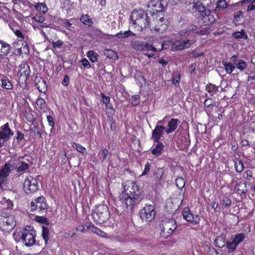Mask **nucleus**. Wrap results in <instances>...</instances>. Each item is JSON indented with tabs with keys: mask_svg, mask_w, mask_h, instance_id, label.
Returning a JSON list of instances; mask_svg holds the SVG:
<instances>
[{
	"mask_svg": "<svg viewBox=\"0 0 255 255\" xmlns=\"http://www.w3.org/2000/svg\"><path fill=\"white\" fill-rule=\"evenodd\" d=\"M83 226L84 227V228L86 231L89 230H91L92 232H93V227H96L93 224L88 223H86L85 224H84Z\"/></svg>",
	"mask_w": 255,
	"mask_h": 255,
	"instance_id": "0e129e2a",
	"label": "nucleus"
},
{
	"mask_svg": "<svg viewBox=\"0 0 255 255\" xmlns=\"http://www.w3.org/2000/svg\"><path fill=\"white\" fill-rule=\"evenodd\" d=\"M41 27V28L40 29V33L43 35L45 39H47V35H46V28L48 27L46 25H45V23H43L42 25H40Z\"/></svg>",
	"mask_w": 255,
	"mask_h": 255,
	"instance_id": "3c124183",
	"label": "nucleus"
},
{
	"mask_svg": "<svg viewBox=\"0 0 255 255\" xmlns=\"http://www.w3.org/2000/svg\"><path fill=\"white\" fill-rule=\"evenodd\" d=\"M215 11H220V8L224 9L227 7V3L225 0H219L216 4Z\"/></svg>",
	"mask_w": 255,
	"mask_h": 255,
	"instance_id": "a19ab883",
	"label": "nucleus"
},
{
	"mask_svg": "<svg viewBox=\"0 0 255 255\" xmlns=\"http://www.w3.org/2000/svg\"><path fill=\"white\" fill-rule=\"evenodd\" d=\"M167 2L165 0H151L147 4V7L152 10V13L162 11L166 6Z\"/></svg>",
	"mask_w": 255,
	"mask_h": 255,
	"instance_id": "4468645a",
	"label": "nucleus"
},
{
	"mask_svg": "<svg viewBox=\"0 0 255 255\" xmlns=\"http://www.w3.org/2000/svg\"><path fill=\"white\" fill-rule=\"evenodd\" d=\"M25 118L27 121L29 122L30 123L33 124L35 121V119L33 115H32L30 113H27L25 114Z\"/></svg>",
	"mask_w": 255,
	"mask_h": 255,
	"instance_id": "603ef678",
	"label": "nucleus"
},
{
	"mask_svg": "<svg viewBox=\"0 0 255 255\" xmlns=\"http://www.w3.org/2000/svg\"><path fill=\"white\" fill-rule=\"evenodd\" d=\"M191 56L193 58H197L203 55V52H198L196 50H193L191 54Z\"/></svg>",
	"mask_w": 255,
	"mask_h": 255,
	"instance_id": "bf43d9fd",
	"label": "nucleus"
},
{
	"mask_svg": "<svg viewBox=\"0 0 255 255\" xmlns=\"http://www.w3.org/2000/svg\"><path fill=\"white\" fill-rule=\"evenodd\" d=\"M93 232L96 233L101 237H105L106 236V233L97 227H93Z\"/></svg>",
	"mask_w": 255,
	"mask_h": 255,
	"instance_id": "5fc2aeb1",
	"label": "nucleus"
},
{
	"mask_svg": "<svg viewBox=\"0 0 255 255\" xmlns=\"http://www.w3.org/2000/svg\"><path fill=\"white\" fill-rule=\"evenodd\" d=\"M13 134L8 123L1 126L0 128V147L3 146L5 142L8 141Z\"/></svg>",
	"mask_w": 255,
	"mask_h": 255,
	"instance_id": "9b49d317",
	"label": "nucleus"
},
{
	"mask_svg": "<svg viewBox=\"0 0 255 255\" xmlns=\"http://www.w3.org/2000/svg\"><path fill=\"white\" fill-rule=\"evenodd\" d=\"M13 31L14 32V33H15V34L19 38H23L24 37V36L22 33V32L19 29H15L14 30L13 28Z\"/></svg>",
	"mask_w": 255,
	"mask_h": 255,
	"instance_id": "69168bd1",
	"label": "nucleus"
},
{
	"mask_svg": "<svg viewBox=\"0 0 255 255\" xmlns=\"http://www.w3.org/2000/svg\"><path fill=\"white\" fill-rule=\"evenodd\" d=\"M34 19L39 23H43L44 21V18L42 16L36 15Z\"/></svg>",
	"mask_w": 255,
	"mask_h": 255,
	"instance_id": "774afa93",
	"label": "nucleus"
},
{
	"mask_svg": "<svg viewBox=\"0 0 255 255\" xmlns=\"http://www.w3.org/2000/svg\"><path fill=\"white\" fill-rule=\"evenodd\" d=\"M30 74L29 66L26 62L21 63L18 67L17 75L18 78V84L19 86L25 89L27 86V81Z\"/></svg>",
	"mask_w": 255,
	"mask_h": 255,
	"instance_id": "39448f33",
	"label": "nucleus"
},
{
	"mask_svg": "<svg viewBox=\"0 0 255 255\" xmlns=\"http://www.w3.org/2000/svg\"><path fill=\"white\" fill-rule=\"evenodd\" d=\"M234 65L235 68L236 67L241 71H244L247 67L246 62L243 60H240L239 61H237Z\"/></svg>",
	"mask_w": 255,
	"mask_h": 255,
	"instance_id": "f704fd0d",
	"label": "nucleus"
},
{
	"mask_svg": "<svg viewBox=\"0 0 255 255\" xmlns=\"http://www.w3.org/2000/svg\"><path fill=\"white\" fill-rule=\"evenodd\" d=\"M87 56L90 59L91 62L95 63L98 61V54L93 50H89L87 53Z\"/></svg>",
	"mask_w": 255,
	"mask_h": 255,
	"instance_id": "2f4dec72",
	"label": "nucleus"
},
{
	"mask_svg": "<svg viewBox=\"0 0 255 255\" xmlns=\"http://www.w3.org/2000/svg\"><path fill=\"white\" fill-rule=\"evenodd\" d=\"M237 246V245L233 241L232 242H227L226 244V247L228 248V252L229 253L233 252L235 250Z\"/></svg>",
	"mask_w": 255,
	"mask_h": 255,
	"instance_id": "8fccbe9b",
	"label": "nucleus"
},
{
	"mask_svg": "<svg viewBox=\"0 0 255 255\" xmlns=\"http://www.w3.org/2000/svg\"><path fill=\"white\" fill-rule=\"evenodd\" d=\"M39 189L37 180L32 177L26 178L23 183V189L27 194L36 192Z\"/></svg>",
	"mask_w": 255,
	"mask_h": 255,
	"instance_id": "1a4fd4ad",
	"label": "nucleus"
},
{
	"mask_svg": "<svg viewBox=\"0 0 255 255\" xmlns=\"http://www.w3.org/2000/svg\"><path fill=\"white\" fill-rule=\"evenodd\" d=\"M10 46L4 42L0 41V57H3L9 53Z\"/></svg>",
	"mask_w": 255,
	"mask_h": 255,
	"instance_id": "4be33fe9",
	"label": "nucleus"
},
{
	"mask_svg": "<svg viewBox=\"0 0 255 255\" xmlns=\"http://www.w3.org/2000/svg\"><path fill=\"white\" fill-rule=\"evenodd\" d=\"M193 9H195L199 13V15L203 20L205 25H209L215 21L214 16L211 13V10L207 8L201 3L193 2L191 3Z\"/></svg>",
	"mask_w": 255,
	"mask_h": 255,
	"instance_id": "7ed1b4c3",
	"label": "nucleus"
},
{
	"mask_svg": "<svg viewBox=\"0 0 255 255\" xmlns=\"http://www.w3.org/2000/svg\"><path fill=\"white\" fill-rule=\"evenodd\" d=\"M177 227L176 222L173 219L163 220L160 232L161 236L165 239L167 238L173 234Z\"/></svg>",
	"mask_w": 255,
	"mask_h": 255,
	"instance_id": "0eeeda50",
	"label": "nucleus"
},
{
	"mask_svg": "<svg viewBox=\"0 0 255 255\" xmlns=\"http://www.w3.org/2000/svg\"><path fill=\"white\" fill-rule=\"evenodd\" d=\"M1 82V86L5 90H11L12 89L13 84L11 81L5 76L2 75L0 78Z\"/></svg>",
	"mask_w": 255,
	"mask_h": 255,
	"instance_id": "412c9836",
	"label": "nucleus"
},
{
	"mask_svg": "<svg viewBox=\"0 0 255 255\" xmlns=\"http://www.w3.org/2000/svg\"><path fill=\"white\" fill-rule=\"evenodd\" d=\"M232 203L231 199L228 196L224 197L223 200L221 202V204L223 205L225 207L227 208L230 206Z\"/></svg>",
	"mask_w": 255,
	"mask_h": 255,
	"instance_id": "09e8293b",
	"label": "nucleus"
},
{
	"mask_svg": "<svg viewBox=\"0 0 255 255\" xmlns=\"http://www.w3.org/2000/svg\"><path fill=\"white\" fill-rule=\"evenodd\" d=\"M192 32H194L199 35H203L208 34L209 32L206 28L199 30L197 25L191 24L188 26L186 29H183L180 31L178 34L182 37L190 36L191 35Z\"/></svg>",
	"mask_w": 255,
	"mask_h": 255,
	"instance_id": "9d476101",
	"label": "nucleus"
},
{
	"mask_svg": "<svg viewBox=\"0 0 255 255\" xmlns=\"http://www.w3.org/2000/svg\"><path fill=\"white\" fill-rule=\"evenodd\" d=\"M37 106L43 112H47V109L45 107L46 103L44 99L42 98H38L36 102Z\"/></svg>",
	"mask_w": 255,
	"mask_h": 255,
	"instance_id": "c9c22d12",
	"label": "nucleus"
},
{
	"mask_svg": "<svg viewBox=\"0 0 255 255\" xmlns=\"http://www.w3.org/2000/svg\"><path fill=\"white\" fill-rule=\"evenodd\" d=\"M156 142L155 147L151 150V153L154 155L158 156L161 154L164 146L162 142H159V141Z\"/></svg>",
	"mask_w": 255,
	"mask_h": 255,
	"instance_id": "a878e982",
	"label": "nucleus"
},
{
	"mask_svg": "<svg viewBox=\"0 0 255 255\" xmlns=\"http://www.w3.org/2000/svg\"><path fill=\"white\" fill-rule=\"evenodd\" d=\"M35 201H36V203H37V205L38 206V208L39 209V212H41V213H44L46 214L48 205L46 203V200L45 197L42 196H40L35 199Z\"/></svg>",
	"mask_w": 255,
	"mask_h": 255,
	"instance_id": "a211bd4d",
	"label": "nucleus"
},
{
	"mask_svg": "<svg viewBox=\"0 0 255 255\" xmlns=\"http://www.w3.org/2000/svg\"><path fill=\"white\" fill-rule=\"evenodd\" d=\"M70 144L72 147L76 149L78 152L81 153L82 154L84 155L85 154H86V148L85 147L83 146L82 145L75 142H71Z\"/></svg>",
	"mask_w": 255,
	"mask_h": 255,
	"instance_id": "c756f323",
	"label": "nucleus"
},
{
	"mask_svg": "<svg viewBox=\"0 0 255 255\" xmlns=\"http://www.w3.org/2000/svg\"><path fill=\"white\" fill-rule=\"evenodd\" d=\"M104 55L107 58L113 59H118V55L116 52L112 50L105 49L104 51Z\"/></svg>",
	"mask_w": 255,
	"mask_h": 255,
	"instance_id": "c85d7f7f",
	"label": "nucleus"
},
{
	"mask_svg": "<svg viewBox=\"0 0 255 255\" xmlns=\"http://www.w3.org/2000/svg\"><path fill=\"white\" fill-rule=\"evenodd\" d=\"M81 62L82 65L86 68H90L91 67V64L86 58H83L81 59Z\"/></svg>",
	"mask_w": 255,
	"mask_h": 255,
	"instance_id": "13d9d810",
	"label": "nucleus"
},
{
	"mask_svg": "<svg viewBox=\"0 0 255 255\" xmlns=\"http://www.w3.org/2000/svg\"><path fill=\"white\" fill-rule=\"evenodd\" d=\"M233 36L235 38H248L247 35L245 34L244 30H242L241 31H236L233 32L232 34Z\"/></svg>",
	"mask_w": 255,
	"mask_h": 255,
	"instance_id": "79ce46f5",
	"label": "nucleus"
},
{
	"mask_svg": "<svg viewBox=\"0 0 255 255\" xmlns=\"http://www.w3.org/2000/svg\"><path fill=\"white\" fill-rule=\"evenodd\" d=\"M218 88L219 87L216 86L215 85L209 83L206 85L205 90L211 96H213L219 92Z\"/></svg>",
	"mask_w": 255,
	"mask_h": 255,
	"instance_id": "bb28decb",
	"label": "nucleus"
},
{
	"mask_svg": "<svg viewBox=\"0 0 255 255\" xmlns=\"http://www.w3.org/2000/svg\"><path fill=\"white\" fill-rule=\"evenodd\" d=\"M236 188L238 193L239 194H245L248 190L245 183L240 182L237 184Z\"/></svg>",
	"mask_w": 255,
	"mask_h": 255,
	"instance_id": "cd10ccee",
	"label": "nucleus"
},
{
	"mask_svg": "<svg viewBox=\"0 0 255 255\" xmlns=\"http://www.w3.org/2000/svg\"><path fill=\"white\" fill-rule=\"evenodd\" d=\"M175 184L179 189H181L184 187L185 181L183 178L178 177L175 180Z\"/></svg>",
	"mask_w": 255,
	"mask_h": 255,
	"instance_id": "c03bdc74",
	"label": "nucleus"
},
{
	"mask_svg": "<svg viewBox=\"0 0 255 255\" xmlns=\"http://www.w3.org/2000/svg\"><path fill=\"white\" fill-rule=\"evenodd\" d=\"M92 216L97 224H102L108 220L110 217L109 209L105 205H99L93 211Z\"/></svg>",
	"mask_w": 255,
	"mask_h": 255,
	"instance_id": "20e7f679",
	"label": "nucleus"
},
{
	"mask_svg": "<svg viewBox=\"0 0 255 255\" xmlns=\"http://www.w3.org/2000/svg\"><path fill=\"white\" fill-rule=\"evenodd\" d=\"M69 83V78L68 75H66L64 76V78L62 81V84L65 86L68 85Z\"/></svg>",
	"mask_w": 255,
	"mask_h": 255,
	"instance_id": "e2e57ef3",
	"label": "nucleus"
},
{
	"mask_svg": "<svg viewBox=\"0 0 255 255\" xmlns=\"http://www.w3.org/2000/svg\"><path fill=\"white\" fill-rule=\"evenodd\" d=\"M235 169L237 172H241L244 168V165L243 162L239 159L235 161Z\"/></svg>",
	"mask_w": 255,
	"mask_h": 255,
	"instance_id": "58836bf2",
	"label": "nucleus"
},
{
	"mask_svg": "<svg viewBox=\"0 0 255 255\" xmlns=\"http://www.w3.org/2000/svg\"><path fill=\"white\" fill-rule=\"evenodd\" d=\"M63 42L61 40H58L56 42H53V47L54 48H59L62 45Z\"/></svg>",
	"mask_w": 255,
	"mask_h": 255,
	"instance_id": "338daca9",
	"label": "nucleus"
},
{
	"mask_svg": "<svg viewBox=\"0 0 255 255\" xmlns=\"http://www.w3.org/2000/svg\"><path fill=\"white\" fill-rule=\"evenodd\" d=\"M165 127L161 125H157L152 133V138L154 142H157L162 136Z\"/></svg>",
	"mask_w": 255,
	"mask_h": 255,
	"instance_id": "f3484780",
	"label": "nucleus"
},
{
	"mask_svg": "<svg viewBox=\"0 0 255 255\" xmlns=\"http://www.w3.org/2000/svg\"><path fill=\"white\" fill-rule=\"evenodd\" d=\"M163 44H161V48L159 50H158L155 47L153 46L152 45L149 44L146 42H145L144 47V52L146 51L147 52H148L149 51L152 52H157L158 51H161L163 49Z\"/></svg>",
	"mask_w": 255,
	"mask_h": 255,
	"instance_id": "473e14b6",
	"label": "nucleus"
},
{
	"mask_svg": "<svg viewBox=\"0 0 255 255\" xmlns=\"http://www.w3.org/2000/svg\"><path fill=\"white\" fill-rule=\"evenodd\" d=\"M42 236L45 243L47 244L48 242V228L47 227L45 226L44 225H42Z\"/></svg>",
	"mask_w": 255,
	"mask_h": 255,
	"instance_id": "de8ad7c7",
	"label": "nucleus"
},
{
	"mask_svg": "<svg viewBox=\"0 0 255 255\" xmlns=\"http://www.w3.org/2000/svg\"><path fill=\"white\" fill-rule=\"evenodd\" d=\"M36 86L39 91L41 93L45 94L47 91L48 85L46 81L43 79H41L38 81V82L36 84Z\"/></svg>",
	"mask_w": 255,
	"mask_h": 255,
	"instance_id": "5701e85b",
	"label": "nucleus"
},
{
	"mask_svg": "<svg viewBox=\"0 0 255 255\" xmlns=\"http://www.w3.org/2000/svg\"><path fill=\"white\" fill-rule=\"evenodd\" d=\"M180 122L177 119H172L168 124V128L165 130V132L168 134L174 131L177 128Z\"/></svg>",
	"mask_w": 255,
	"mask_h": 255,
	"instance_id": "aec40b11",
	"label": "nucleus"
},
{
	"mask_svg": "<svg viewBox=\"0 0 255 255\" xmlns=\"http://www.w3.org/2000/svg\"><path fill=\"white\" fill-rule=\"evenodd\" d=\"M16 223L12 215L4 213L0 215V230L9 232L14 227Z\"/></svg>",
	"mask_w": 255,
	"mask_h": 255,
	"instance_id": "6e6552de",
	"label": "nucleus"
},
{
	"mask_svg": "<svg viewBox=\"0 0 255 255\" xmlns=\"http://www.w3.org/2000/svg\"><path fill=\"white\" fill-rule=\"evenodd\" d=\"M166 176L164 174V170L162 168H158L155 170L153 173V179L157 184L164 181Z\"/></svg>",
	"mask_w": 255,
	"mask_h": 255,
	"instance_id": "dca6fc26",
	"label": "nucleus"
},
{
	"mask_svg": "<svg viewBox=\"0 0 255 255\" xmlns=\"http://www.w3.org/2000/svg\"><path fill=\"white\" fill-rule=\"evenodd\" d=\"M124 188V190L120 196L123 210L121 208L117 209L121 214L128 209L132 211L143 199L141 189L133 181L126 182Z\"/></svg>",
	"mask_w": 255,
	"mask_h": 255,
	"instance_id": "f257e3e1",
	"label": "nucleus"
},
{
	"mask_svg": "<svg viewBox=\"0 0 255 255\" xmlns=\"http://www.w3.org/2000/svg\"><path fill=\"white\" fill-rule=\"evenodd\" d=\"M41 216H36L35 217V220L39 223L44 224L46 226L48 225V220L46 217H44V215H46L45 213H42Z\"/></svg>",
	"mask_w": 255,
	"mask_h": 255,
	"instance_id": "ea45409f",
	"label": "nucleus"
},
{
	"mask_svg": "<svg viewBox=\"0 0 255 255\" xmlns=\"http://www.w3.org/2000/svg\"><path fill=\"white\" fill-rule=\"evenodd\" d=\"M222 64L227 73L231 74L235 69V66L231 62H223Z\"/></svg>",
	"mask_w": 255,
	"mask_h": 255,
	"instance_id": "72a5a7b5",
	"label": "nucleus"
},
{
	"mask_svg": "<svg viewBox=\"0 0 255 255\" xmlns=\"http://www.w3.org/2000/svg\"><path fill=\"white\" fill-rule=\"evenodd\" d=\"M81 21L85 25L91 26L93 24V21L87 14L82 15L80 18Z\"/></svg>",
	"mask_w": 255,
	"mask_h": 255,
	"instance_id": "e433bc0d",
	"label": "nucleus"
},
{
	"mask_svg": "<svg viewBox=\"0 0 255 255\" xmlns=\"http://www.w3.org/2000/svg\"><path fill=\"white\" fill-rule=\"evenodd\" d=\"M101 150L102 151V155H103V160L102 161L106 159L107 157L109 154V151L106 149L105 148L102 147L101 148Z\"/></svg>",
	"mask_w": 255,
	"mask_h": 255,
	"instance_id": "680f3d73",
	"label": "nucleus"
},
{
	"mask_svg": "<svg viewBox=\"0 0 255 255\" xmlns=\"http://www.w3.org/2000/svg\"><path fill=\"white\" fill-rule=\"evenodd\" d=\"M135 35V33H133L130 30L126 31L125 32L121 31L118 33L116 36L118 38H126L128 36H133Z\"/></svg>",
	"mask_w": 255,
	"mask_h": 255,
	"instance_id": "4c0bfd02",
	"label": "nucleus"
},
{
	"mask_svg": "<svg viewBox=\"0 0 255 255\" xmlns=\"http://www.w3.org/2000/svg\"><path fill=\"white\" fill-rule=\"evenodd\" d=\"M145 42L140 41H133L130 43L132 48L136 50L144 52V47Z\"/></svg>",
	"mask_w": 255,
	"mask_h": 255,
	"instance_id": "393cba45",
	"label": "nucleus"
},
{
	"mask_svg": "<svg viewBox=\"0 0 255 255\" xmlns=\"http://www.w3.org/2000/svg\"><path fill=\"white\" fill-rule=\"evenodd\" d=\"M35 8L37 10L41 11L43 13H46V12L48 10V8L47 7L46 4L44 3H37L35 5Z\"/></svg>",
	"mask_w": 255,
	"mask_h": 255,
	"instance_id": "a18cd8bd",
	"label": "nucleus"
},
{
	"mask_svg": "<svg viewBox=\"0 0 255 255\" xmlns=\"http://www.w3.org/2000/svg\"><path fill=\"white\" fill-rule=\"evenodd\" d=\"M246 238V235L244 233H240L237 235L233 241L237 245H238L241 243Z\"/></svg>",
	"mask_w": 255,
	"mask_h": 255,
	"instance_id": "37998d69",
	"label": "nucleus"
},
{
	"mask_svg": "<svg viewBox=\"0 0 255 255\" xmlns=\"http://www.w3.org/2000/svg\"><path fill=\"white\" fill-rule=\"evenodd\" d=\"M18 51L20 55L27 54L29 53V50L26 43L22 44V46L18 48Z\"/></svg>",
	"mask_w": 255,
	"mask_h": 255,
	"instance_id": "49530a36",
	"label": "nucleus"
},
{
	"mask_svg": "<svg viewBox=\"0 0 255 255\" xmlns=\"http://www.w3.org/2000/svg\"><path fill=\"white\" fill-rule=\"evenodd\" d=\"M0 202L3 208L11 209L13 207L12 202L5 197H2Z\"/></svg>",
	"mask_w": 255,
	"mask_h": 255,
	"instance_id": "7c9ffc66",
	"label": "nucleus"
},
{
	"mask_svg": "<svg viewBox=\"0 0 255 255\" xmlns=\"http://www.w3.org/2000/svg\"><path fill=\"white\" fill-rule=\"evenodd\" d=\"M195 41L196 40L194 39H186L182 41L179 44H178L177 42L171 40V43L172 44L171 49L175 51L187 49L190 48Z\"/></svg>",
	"mask_w": 255,
	"mask_h": 255,
	"instance_id": "ddd939ff",
	"label": "nucleus"
},
{
	"mask_svg": "<svg viewBox=\"0 0 255 255\" xmlns=\"http://www.w3.org/2000/svg\"><path fill=\"white\" fill-rule=\"evenodd\" d=\"M172 83L176 85L177 83L180 82V76L179 74H176L175 75H173L172 77Z\"/></svg>",
	"mask_w": 255,
	"mask_h": 255,
	"instance_id": "6e6d98bb",
	"label": "nucleus"
},
{
	"mask_svg": "<svg viewBox=\"0 0 255 255\" xmlns=\"http://www.w3.org/2000/svg\"><path fill=\"white\" fill-rule=\"evenodd\" d=\"M35 231L31 226H27L21 232L20 240L26 246L30 247L34 245L36 242Z\"/></svg>",
	"mask_w": 255,
	"mask_h": 255,
	"instance_id": "423d86ee",
	"label": "nucleus"
},
{
	"mask_svg": "<svg viewBox=\"0 0 255 255\" xmlns=\"http://www.w3.org/2000/svg\"><path fill=\"white\" fill-rule=\"evenodd\" d=\"M214 101L211 98L206 99L204 103V105L207 109H209L213 105Z\"/></svg>",
	"mask_w": 255,
	"mask_h": 255,
	"instance_id": "864d4df0",
	"label": "nucleus"
},
{
	"mask_svg": "<svg viewBox=\"0 0 255 255\" xmlns=\"http://www.w3.org/2000/svg\"><path fill=\"white\" fill-rule=\"evenodd\" d=\"M142 14H144V12L141 10L132 11L130 17V23L135 25V19H141Z\"/></svg>",
	"mask_w": 255,
	"mask_h": 255,
	"instance_id": "b1692460",
	"label": "nucleus"
},
{
	"mask_svg": "<svg viewBox=\"0 0 255 255\" xmlns=\"http://www.w3.org/2000/svg\"><path fill=\"white\" fill-rule=\"evenodd\" d=\"M183 218L188 222H192L194 224L199 223L200 219L198 215L193 214L188 207H185L182 211Z\"/></svg>",
	"mask_w": 255,
	"mask_h": 255,
	"instance_id": "2eb2a0df",
	"label": "nucleus"
},
{
	"mask_svg": "<svg viewBox=\"0 0 255 255\" xmlns=\"http://www.w3.org/2000/svg\"><path fill=\"white\" fill-rule=\"evenodd\" d=\"M101 97L102 98L103 103L106 105H108L110 101V97L105 96L104 94H101Z\"/></svg>",
	"mask_w": 255,
	"mask_h": 255,
	"instance_id": "052dcab7",
	"label": "nucleus"
},
{
	"mask_svg": "<svg viewBox=\"0 0 255 255\" xmlns=\"http://www.w3.org/2000/svg\"><path fill=\"white\" fill-rule=\"evenodd\" d=\"M135 25H138L141 28H145L148 27L149 24V18L146 13L142 14L141 19H135Z\"/></svg>",
	"mask_w": 255,
	"mask_h": 255,
	"instance_id": "6ab92c4d",
	"label": "nucleus"
},
{
	"mask_svg": "<svg viewBox=\"0 0 255 255\" xmlns=\"http://www.w3.org/2000/svg\"><path fill=\"white\" fill-rule=\"evenodd\" d=\"M132 102L131 104L133 106H137L139 103V97L138 95H134L132 97Z\"/></svg>",
	"mask_w": 255,
	"mask_h": 255,
	"instance_id": "4d7b16f0",
	"label": "nucleus"
},
{
	"mask_svg": "<svg viewBox=\"0 0 255 255\" xmlns=\"http://www.w3.org/2000/svg\"><path fill=\"white\" fill-rule=\"evenodd\" d=\"M32 165L31 161L23 157H13L6 163L0 170V188L6 190L7 188V178L10 173L13 170L20 174L27 172Z\"/></svg>",
	"mask_w": 255,
	"mask_h": 255,
	"instance_id": "f03ea898",
	"label": "nucleus"
},
{
	"mask_svg": "<svg viewBox=\"0 0 255 255\" xmlns=\"http://www.w3.org/2000/svg\"><path fill=\"white\" fill-rule=\"evenodd\" d=\"M140 217L142 220L148 222L154 219L155 212L154 207L151 205L145 206L139 213Z\"/></svg>",
	"mask_w": 255,
	"mask_h": 255,
	"instance_id": "f8f14e48",
	"label": "nucleus"
}]
</instances>
